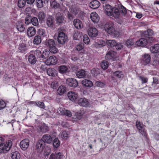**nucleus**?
Here are the masks:
<instances>
[{"mask_svg": "<svg viewBox=\"0 0 159 159\" xmlns=\"http://www.w3.org/2000/svg\"><path fill=\"white\" fill-rule=\"evenodd\" d=\"M151 61L150 55L147 53L144 54L142 57V61L145 66L150 63Z\"/></svg>", "mask_w": 159, "mask_h": 159, "instance_id": "15", "label": "nucleus"}, {"mask_svg": "<svg viewBox=\"0 0 159 159\" xmlns=\"http://www.w3.org/2000/svg\"><path fill=\"white\" fill-rule=\"evenodd\" d=\"M28 60L31 64H34L37 61V58L33 54H30L28 57Z\"/></svg>", "mask_w": 159, "mask_h": 159, "instance_id": "31", "label": "nucleus"}, {"mask_svg": "<svg viewBox=\"0 0 159 159\" xmlns=\"http://www.w3.org/2000/svg\"><path fill=\"white\" fill-rule=\"evenodd\" d=\"M45 146V142L40 139L38 141L35 145V150L38 152H41L43 150Z\"/></svg>", "mask_w": 159, "mask_h": 159, "instance_id": "6", "label": "nucleus"}, {"mask_svg": "<svg viewBox=\"0 0 159 159\" xmlns=\"http://www.w3.org/2000/svg\"><path fill=\"white\" fill-rule=\"evenodd\" d=\"M27 33L28 36L31 37L34 36L36 33V30L33 27H30L28 28Z\"/></svg>", "mask_w": 159, "mask_h": 159, "instance_id": "27", "label": "nucleus"}, {"mask_svg": "<svg viewBox=\"0 0 159 159\" xmlns=\"http://www.w3.org/2000/svg\"><path fill=\"white\" fill-rule=\"evenodd\" d=\"M100 5V3L97 0H92L89 3V7L94 9L98 8Z\"/></svg>", "mask_w": 159, "mask_h": 159, "instance_id": "25", "label": "nucleus"}, {"mask_svg": "<svg viewBox=\"0 0 159 159\" xmlns=\"http://www.w3.org/2000/svg\"><path fill=\"white\" fill-rule=\"evenodd\" d=\"M150 50L152 53H156L159 52V44H156L151 47Z\"/></svg>", "mask_w": 159, "mask_h": 159, "instance_id": "32", "label": "nucleus"}, {"mask_svg": "<svg viewBox=\"0 0 159 159\" xmlns=\"http://www.w3.org/2000/svg\"><path fill=\"white\" fill-rule=\"evenodd\" d=\"M16 27L18 30L20 32H23L25 30V28L21 22H18L16 24Z\"/></svg>", "mask_w": 159, "mask_h": 159, "instance_id": "40", "label": "nucleus"}, {"mask_svg": "<svg viewBox=\"0 0 159 159\" xmlns=\"http://www.w3.org/2000/svg\"><path fill=\"white\" fill-rule=\"evenodd\" d=\"M134 43L135 42L133 39H129L126 41L125 45L127 47L129 48L131 46L134 44Z\"/></svg>", "mask_w": 159, "mask_h": 159, "instance_id": "44", "label": "nucleus"}, {"mask_svg": "<svg viewBox=\"0 0 159 159\" xmlns=\"http://www.w3.org/2000/svg\"><path fill=\"white\" fill-rule=\"evenodd\" d=\"M118 7L119 10L120 14L125 15L126 13V9L124 6L120 5Z\"/></svg>", "mask_w": 159, "mask_h": 159, "instance_id": "47", "label": "nucleus"}, {"mask_svg": "<svg viewBox=\"0 0 159 159\" xmlns=\"http://www.w3.org/2000/svg\"><path fill=\"white\" fill-rule=\"evenodd\" d=\"M83 41L85 44H88L90 42V39L88 36L86 34L84 35L83 37Z\"/></svg>", "mask_w": 159, "mask_h": 159, "instance_id": "57", "label": "nucleus"}, {"mask_svg": "<svg viewBox=\"0 0 159 159\" xmlns=\"http://www.w3.org/2000/svg\"><path fill=\"white\" fill-rule=\"evenodd\" d=\"M67 40V37L65 33L63 32H60L58 34L57 36V41L60 44H65Z\"/></svg>", "mask_w": 159, "mask_h": 159, "instance_id": "5", "label": "nucleus"}, {"mask_svg": "<svg viewBox=\"0 0 159 159\" xmlns=\"http://www.w3.org/2000/svg\"><path fill=\"white\" fill-rule=\"evenodd\" d=\"M41 140L44 142L45 144V143H50L52 141V138L50 135L48 134L43 135Z\"/></svg>", "mask_w": 159, "mask_h": 159, "instance_id": "22", "label": "nucleus"}, {"mask_svg": "<svg viewBox=\"0 0 159 159\" xmlns=\"http://www.w3.org/2000/svg\"><path fill=\"white\" fill-rule=\"evenodd\" d=\"M158 64H159V60L157 59H155L151 63V65L153 66H156Z\"/></svg>", "mask_w": 159, "mask_h": 159, "instance_id": "63", "label": "nucleus"}, {"mask_svg": "<svg viewBox=\"0 0 159 159\" xmlns=\"http://www.w3.org/2000/svg\"><path fill=\"white\" fill-rule=\"evenodd\" d=\"M87 75V72L83 69H81L77 71L76 73L77 77L79 78H86Z\"/></svg>", "mask_w": 159, "mask_h": 159, "instance_id": "24", "label": "nucleus"}, {"mask_svg": "<svg viewBox=\"0 0 159 159\" xmlns=\"http://www.w3.org/2000/svg\"><path fill=\"white\" fill-rule=\"evenodd\" d=\"M6 106V103L2 100H0V110L4 108Z\"/></svg>", "mask_w": 159, "mask_h": 159, "instance_id": "62", "label": "nucleus"}, {"mask_svg": "<svg viewBox=\"0 0 159 159\" xmlns=\"http://www.w3.org/2000/svg\"><path fill=\"white\" fill-rule=\"evenodd\" d=\"M58 83L57 81H55L52 82L51 84V86L52 88L55 89L58 86Z\"/></svg>", "mask_w": 159, "mask_h": 159, "instance_id": "64", "label": "nucleus"}, {"mask_svg": "<svg viewBox=\"0 0 159 159\" xmlns=\"http://www.w3.org/2000/svg\"><path fill=\"white\" fill-rule=\"evenodd\" d=\"M34 55L36 57L37 59L39 58L40 60L42 59V52L39 49H37L33 51Z\"/></svg>", "mask_w": 159, "mask_h": 159, "instance_id": "41", "label": "nucleus"}, {"mask_svg": "<svg viewBox=\"0 0 159 159\" xmlns=\"http://www.w3.org/2000/svg\"><path fill=\"white\" fill-rule=\"evenodd\" d=\"M75 27L77 29H80L82 28L83 25L82 22L79 20L75 19L73 21Z\"/></svg>", "mask_w": 159, "mask_h": 159, "instance_id": "29", "label": "nucleus"}, {"mask_svg": "<svg viewBox=\"0 0 159 159\" xmlns=\"http://www.w3.org/2000/svg\"><path fill=\"white\" fill-rule=\"evenodd\" d=\"M51 5L54 9H58L60 8V5L59 3L55 0H53L51 2Z\"/></svg>", "mask_w": 159, "mask_h": 159, "instance_id": "39", "label": "nucleus"}, {"mask_svg": "<svg viewBox=\"0 0 159 159\" xmlns=\"http://www.w3.org/2000/svg\"><path fill=\"white\" fill-rule=\"evenodd\" d=\"M90 17L92 21L95 23H97L99 20V17L98 15L94 12L91 13Z\"/></svg>", "mask_w": 159, "mask_h": 159, "instance_id": "20", "label": "nucleus"}, {"mask_svg": "<svg viewBox=\"0 0 159 159\" xmlns=\"http://www.w3.org/2000/svg\"><path fill=\"white\" fill-rule=\"evenodd\" d=\"M153 34V32L151 29H148L147 31L143 32L142 34L143 36L145 38H148L149 36H152Z\"/></svg>", "mask_w": 159, "mask_h": 159, "instance_id": "33", "label": "nucleus"}, {"mask_svg": "<svg viewBox=\"0 0 159 159\" xmlns=\"http://www.w3.org/2000/svg\"><path fill=\"white\" fill-rule=\"evenodd\" d=\"M78 102L80 105L86 107H88L89 104V103L88 100L84 98L79 99Z\"/></svg>", "mask_w": 159, "mask_h": 159, "instance_id": "19", "label": "nucleus"}, {"mask_svg": "<svg viewBox=\"0 0 159 159\" xmlns=\"http://www.w3.org/2000/svg\"><path fill=\"white\" fill-rule=\"evenodd\" d=\"M106 43L108 45L111 47H114L116 44V41L114 40H107Z\"/></svg>", "mask_w": 159, "mask_h": 159, "instance_id": "48", "label": "nucleus"}, {"mask_svg": "<svg viewBox=\"0 0 159 159\" xmlns=\"http://www.w3.org/2000/svg\"><path fill=\"white\" fill-rule=\"evenodd\" d=\"M32 104H34L35 105L37 106L38 107L44 109L45 107V106L44 103L41 101H39L38 102H32Z\"/></svg>", "mask_w": 159, "mask_h": 159, "instance_id": "46", "label": "nucleus"}, {"mask_svg": "<svg viewBox=\"0 0 159 159\" xmlns=\"http://www.w3.org/2000/svg\"><path fill=\"white\" fill-rule=\"evenodd\" d=\"M57 111L59 114L66 116L69 117L72 116L71 113L70 111L66 110L63 107H59Z\"/></svg>", "mask_w": 159, "mask_h": 159, "instance_id": "11", "label": "nucleus"}, {"mask_svg": "<svg viewBox=\"0 0 159 159\" xmlns=\"http://www.w3.org/2000/svg\"><path fill=\"white\" fill-rule=\"evenodd\" d=\"M68 68L65 65H62L60 66L58 68V71L59 72L62 74L66 73L68 71Z\"/></svg>", "mask_w": 159, "mask_h": 159, "instance_id": "37", "label": "nucleus"}, {"mask_svg": "<svg viewBox=\"0 0 159 159\" xmlns=\"http://www.w3.org/2000/svg\"><path fill=\"white\" fill-rule=\"evenodd\" d=\"M49 130V128L48 126L45 125H43L41 128V131L43 133L47 132Z\"/></svg>", "mask_w": 159, "mask_h": 159, "instance_id": "56", "label": "nucleus"}, {"mask_svg": "<svg viewBox=\"0 0 159 159\" xmlns=\"http://www.w3.org/2000/svg\"><path fill=\"white\" fill-rule=\"evenodd\" d=\"M94 45L95 47L96 48H100L105 45V43L103 41L101 40L97 42H95Z\"/></svg>", "mask_w": 159, "mask_h": 159, "instance_id": "38", "label": "nucleus"}, {"mask_svg": "<svg viewBox=\"0 0 159 159\" xmlns=\"http://www.w3.org/2000/svg\"><path fill=\"white\" fill-rule=\"evenodd\" d=\"M104 29L105 31L109 34H113L115 30L114 25L111 22L107 23L105 25Z\"/></svg>", "mask_w": 159, "mask_h": 159, "instance_id": "4", "label": "nucleus"}, {"mask_svg": "<svg viewBox=\"0 0 159 159\" xmlns=\"http://www.w3.org/2000/svg\"><path fill=\"white\" fill-rule=\"evenodd\" d=\"M83 43L78 44L75 47L76 49L79 51L80 52H82L84 51Z\"/></svg>", "mask_w": 159, "mask_h": 159, "instance_id": "50", "label": "nucleus"}, {"mask_svg": "<svg viewBox=\"0 0 159 159\" xmlns=\"http://www.w3.org/2000/svg\"><path fill=\"white\" fill-rule=\"evenodd\" d=\"M55 20L57 24L59 25H61L66 22L63 14L60 12H58L56 14Z\"/></svg>", "mask_w": 159, "mask_h": 159, "instance_id": "3", "label": "nucleus"}, {"mask_svg": "<svg viewBox=\"0 0 159 159\" xmlns=\"http://www.w3.org/2000/svg\"><path fill=\"white\" fill-rule=\"evenodd\" d=\"M54 17L52 16H49L47 17L46 24L50 28L52 29L54 26Z\"/></svg>", "mask_w": 159, "mask_h": 159, "instance_id": "12", "label": "nucleus"}, {"mask_svg": "<svg viewBox=\"0 0 159 159\" xmlns=\"http://www.w3.org/2000/svg\"><path fill=\"white\" fill-rule=\"evenodd\" d=\"M113 74L114 76L118 78H121V76L122 75V72L119 70L114 72L113 73Z\"/></svg>", "mask_w": 159, "mask_h": 159, "instance_id": "58", "label": "nucleus"}, {"mask_svg": "<svg viewBox=\"0 0 159 159\" xmlns=\"http://www.w3.org/2000/svg\"><path fill=\"white\" fill-rule=\"evenodd\" d=\"M103 7L106 14L108 16L111 15V12L112 9L111 6L109 4H105L103 5Z\"/></svg>", "mask_w": 159, "mask_h": 159, "instance_id": "28", "label": "nucleus"}, {"mask_svg": "<svg viewBox=\"0 0 159 159\" xmlns=\"http://www.w3.org/2000/svg\"><path fill=\"white\" fill-rule=\"evenodd\" d=\"M67 96L69 99L72 101H75L78 98L77 94L72 91L69 92L67 94Z\"/></svg>", "mask_w": 159, "mask_h": 159, "instance_id": "17", "label": "nucleus"}, {"mask_svg": "<svg viewBox=\"0 0 159 159\" xmlns=\"http://www.w3.org/2000/svg\"><path fill=\"white\" fill-rule=\"evenodd\" d=\"M82 33L78 30H75L73 34V37L74 39L77 40H80L82 39Z\"/></svg>", "mask_w": 159, "mask_h": 159, "instance_id": "26", "label": "nucleus"}, {"mask_svg": "<svg viewBox=\"0 0 159 159\" xmlns=\"http://www.w3.org/2000/svg\"><path fill=\"white\" fill-rule=\"evenodd\" d=\"M31 23L33 25L35 26H38L39 25L38 18L35 17H31Z\"/></svg>", "mask_w": 159, "mask_h": 159, "instance_id": "49", "label": "nucleus"}, {"mask_svg": "<svg viewBox=\"0 0 159 159\" xmlns=\"http://www.w3.org/2000/svg\"><path fill=\"white\" fill-rule=\"evenodd\" d=\"M44 44L48 48L51 52L56 53L58 52V49L56 47L55 43L53 39H46Z\"/></svg>", "mask_w": 159, "mask_h": 159, "instance_id": "2", "label": "nucleus"}, {"mask_svg": "<svg viewBox=\"0 0 159 159\" xmlns=\"http://www.w3.org/2000/svg\"><path fill=\"white\" fill-rule=\"evenodd\" d=\"M53 145L54 148H57L60 145V143L58 138H56L53 141Z\"/></svg>", "mask_w": 159, "mask_h": 159, "instance_id": "51", "label": "nucleus"}, {"mask_svg": "<svg viewBox=\"0 0 159 159\" xmlns=\"http://www.w3.org/2000/svg\"><path fill=\"white\" fill-rule=\"evenodd\" d=\"M82 83L84 86L88 87H92L93 85L92 82L89 80H84L82 81Z\"/></svg>", "mask_w": 159, "mask_h": 159, "instance_id": "35", "label": "nucleus"}, {"mask_svg": "<svg viewBox=\"0 0 159 159\" xmlns=\"http://www.w3.org/2000/svg\"><path fill=\"white\" fill-rule=\"evenodd\" d=\"M49 51L46 50H44L42 52V59H45L49 57L50 53Z\"/></svg>", "mask_w": 159, "mask_h": 159, "instance_id": "45", "label": "nucleus"}, {"mask_svg": "<svg viewBox=\"0 0 159 159\" xmlns=\"http://www.w3.org/2000/svg\"><path fill=\"white\" fill-rule=\"evenodd\" d=\"M116 53L113 51H108L105 57V58L107 60L114 61L116 58Z\"/></svg>", "mask_w": 159, "mask_h": 159, "instance_id": "10", "label": "nucleus"}, {"mask_svg": "<svg viewBox=\"0 0 159 159\" xmlns=\"http://www.w3.org/2000/svg\"><path fill=\"white\" fill-rule=\"evenodd\" d=\"M66 84L72 87H75L78 85V81L75 79L68 78L66 81Z\"/></svg>", "mask_w": 159, "mask_h": 159, "instance_id": "9", "label": "nucleus"}, {"mask_svg": "<svg viewBox=\"0 0 159 159\" xmlns=\"http://www.w3.org/2000/svg\"><path fill=\"white\" fill-rule=\"evenodd\" d=\"M96 85L98 87H103L105 86V84L100 81H97L95 83Z\"/></svg>", "mask_w": 159, "mask_h": 159, "instance_id": "61", "label": "nucleus"}, {"mask_svg": "<svg viewBox=\"0 0 159 159\" xmlns=\"http://www.w3.org/2000/svg\"><path fill=\"white\" fill-rule=\"evenodd\" d=\"M27 48L26 44L22 43L19 44L17 48V52L19 53H24L26 52Z\"/></svg>", "mask_w": 159, "mask_h": 159, "instance_id": "16", "label": "nucleus"}, {"mask_svg": "<svg viewBox=\"0 0 159 159\" xmlns=\"http://www.w3.org/2000/svg\"><path fill=\"white\" fill-rule=\"evenodd\" d=\"M48 75L50 76L55 77L57 75V71L55 69L50 68L47 70Z\"/></svg>", "mask_w": 159, "mask_h": 159, "instance_id": "23", "label": "nucleus"}, {"mask_svg": "<svg viewBox=\"0 0 159 159\" xmlns=\"http://www.w3.org/2000/svg\"><path fill=\"white\" fill-rule=\"evenodd\" d=\"M147 43V40L146 39L141 38L135 42V44L139 46H145Z\"/></svg>", "mask_w": 159, "mask_h": 159, "instance_id": "18", "label": "nucleus"}, {"mask_svg": "<svg viewBox=\"0 0 159 159\" xmlns=\"http://www.w3.org/2000/svg\"><path fill=\"white\" fill-rule=\"evenodd\" d=\"M12 146V142L10 140L6 142L5 139L0 137V153H5L9 151Z\"/></svg>", "mask_w": 159, "mask_h": 159, "instance_id": "1", "label": "nucleus"}, {"mask_svg": "<svg viewBox=\"0 0 159 159\" xmlns=\"http://www.w3.org/2000/svg\"><path fill=\"white\" fill-rule=\"evenodd\" d=\"M35 2L37 7L41 8L43 7V0H36Z\"/></svg>", "mask_w": 159, "mask_h": 159, "instance_id": "55", "label": "nucleus"}, {"mask_svg": "<svg viewBox=\"0 0 159 159\" xmlns=\"http://www.w3.org/2000/svg\"><path fill=\"white\" fill-rule=\"evenodd\" d=\"M46 15L43 11H41L39 12L38 15V18L40 21L42 22L44 21L46 18Z\"/></svg>", "mask_w": 159, "mask_h": 159, "instance_id": "34", "label": "nucleus"}, {"mask_svg": "<svg viewBox=\"0 0 159 159\" xmlns=\"http://www.w3.org/2000/svg\"><path fill=\"white\" fill-rule=\"evenodd\" d=\"M30 140L28 139H25L21 141L20 143L21 148L24 150H26L28 147Z\"/></svg>", "mask_w": 159, "mask_h": 159, "instance_id": "13", "label": "nucleus"}, {"mask_svg": "<svg viewBox=\"0 0 159 159\" xmlns=\"http://www.w3.org/2000/svg\"><path fill=\"white\" fill-rule=\"evenodd\" d=\"M11 157L12 159H20V155L17 151L13 152L11 153Z\"/></svg>", "mask_w": 159, "mask_h": 159, "instance_id": "43", "label": "nucleus"}, {"mask_svg": "<svg viewBox=\"0 0 159 159\" xmlns=\"http://www.w3.org/2000/svg\"><path fill=\"white\" fill-rule=\"evenodd\" d=\"M88 32L89 36L91 37H95L98 35L97 30L94 27H90L88 30Z\"/></svg>", "mask_w": 159, "mask_h": 159, "instance_id": "14", "label": "nucleus"}, {"mask_svg": "<svg viewBox=\"0 0 159 159\" xmlns=\"http://www.w3.org/2000/svg\"><path fill=\"white\" fill-rule=\"evenodd\" d=\"M66 91V88L65 86L61 85L57 90V93L59 95H61L63 94Z\"/></svg>", "mask_w": 159, "mask_h": 159, "instance_id": "36", "label": "nucleus"}, {"mask_svg": "<svg viewBox=\"0 0 159 159\" xmlns=\"http://www.w3.org/2000/svg\"><path fill=\"white\" fill-rule=\"evenodd\" d=\"M92 74L94 76H96L100 74L99 70L97 68H94L91 70Z\"/></svg>", "mask_w": 159, "mask_h": 159, "instance_id": "53", "label": "nucleus"}, {"mask_svg": "<svg viewBox=\"0 0 159 159\" xmlns=\"http://www.w3.org/2000/svg\"><path fill=\"white\" fill-rule=\"evenodd\" d=\"M26 0H18V6L19 8H22L24 7L26 4Z\"/></svg>", "mask_w": 159, "mask_h": 159, "instance_id": "52", "label": "nucleus"}, {"mask_svg": "<svg viewBox=\"0 0 159 159\" xmlns=\"http://www.w3.org/2000/svg\"><path fill=\"white\" fill-rule=\"evenodd\" d=\"M101 66L103 69H107L108 66V62L106 61H103L101 64Z\"/></svg>", "mask_w": 159, "mask_h": 159, "instance_id": "54", "label": "nucleus"}, {"mask_svg": "<svg viewBox=\"0 0 159 159\" xmlns=\"http://www.w3.org/2000/svg\"><path fill=\"white\" fill-rule=\"evenodd\" d=\"M62 156L61 153L60 152L54 153H52L50 156L49 159H61Z\"/></svg>", "mask_w": 159, "mask_h": 159, "instance_id": "30", "label": "nucleus"}, {"mask_svg": "<svg viewBox=\"0 0 159 159\" xmlns=\"http://www.w3.org/2000/svg\"><path fill=\"white\" fill-rule=\"evenodd\" d=\"M136 125L139 132L142 135L144 136H146V133L145 130L143 127V124L141 123L139 121L137 120L136 122Z\"/></svg>", "mask_w": 159, "mask_h": 159, "instance_id": "7", "label": "nucleus"}, {"mask_svg": "<svg viewBox=\"0 0 159 159\" xmlns=\"http://www.w3.org/2000/svg\"><path fill=\"white\" fill-rule=\"evenodd\" d=\"M57 61L56 57L52 56H50L45 61V63L47 65H54L57 63Z\"/></svg>", "mask_w": 159, "mask_h": 159, "instance_id": "8", "label": "nucleus"}, {"mask_svg": "<svg viewBox=\"0 0 159 159\" xmlns=\"http://www.w3.org/2000/svg\"><path fill=\"white\" fill-rule=\"evenodd\" d=\"M42 39L40 36L39 35L35 36L33 41V43L34 44L38 45L41 42Z\"/></svg>", "mask_w": 159, "mask_h": 159, "instance_id": "42", "label": "nucleus"}, {"mask_svg": "<svg viewBox=\"0 0 159 159\" xmlns=\"http://www.w3.org/2000/svg\"><path fill=\"white\" fill-rule=\"evenodd\" d=\"M69 133L66 131H63L61 134V136L64 138L65 139H67L69 137Z\"/></svg>", "mask_w": 159, "mask_h": 159, "instance_id": "59", "label": "nucleus"}, {"mask_svg": "<svg viewBox=\"0 0 159 159\" xmlns=\"http://www.w3.org/2000/svg\"><path fill=\"white\" fill-rule=\"evenodd\" d=\"M111 13V15L108 16H112L115 18H118L119 17L120 12L118 8L114 7L112 9Z\"/></svg>", "mask_w": 159, "mask_h": 159, "instance_id": "21", "label": "nucleus"}, {"mask_svg": "<svg viewBox=\"0 0 159 159\" xmlns=\"http://www.w3.org/2000/svg\"><path fill=\"white\" fill-rule=\"evenodd\" d=\"M139 79L142 81V84L147 83L148 82V78L147 77H145L142 76H140L139 77Z\"/></svg>", "mask_w": 159, "mask_h": 159, "instance_id": "60", "label": "nucleus"}]
</instances>
